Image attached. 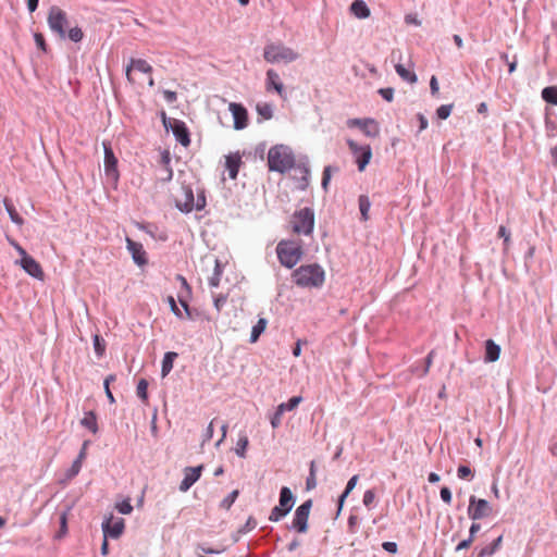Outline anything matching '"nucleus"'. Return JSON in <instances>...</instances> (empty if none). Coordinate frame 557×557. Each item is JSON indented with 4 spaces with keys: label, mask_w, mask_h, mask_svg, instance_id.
<instances>
[{
    "label": "nucleus",
    "mask_w": 557,
    "mask_h": 557,
    "mask_svg": "<svg viewBox=\"0 0 557 557\" xmlns=\"http://www.w3.org/2000/svg\"><path fill=\"white\" fill-rule=\"evenodd\" d=\"M347 145L356 159L358 170L363 172L372 158V150L369 145L359 146L356 141L348 139Z\"/></svg>",
    "instance_id": "1a4fd4ad"
},
{
    "label": "nucleus",
    "mask_w": 557,
    "mask_h": 557,
    "mask_svg": "<svg viewBox=\"0 0 557 557\" xmlns=\"http://www.w3.org/2000/svg\"><path fill=\"white\" fill-rule=\"evenodd\" d=\"M293 233L297 235H310L314 227V213L310 208L297 210L290 219Z\"/></svg>",
    "instance_id": "39448f33"
},
{
    "label": "nucleus",
    "mask_w": 557,
    "mask_h": 557,
    "mask_svg": "<svg viewBox=\"0 0 557 557\" xmlns=\"http://www.w3.org/2000/svg\"><path fill=\"white\" fill-rule=\"evenodd\" d=\"M113 381H115V375L114 374H110V375H108L104 379V383H103L106 395H107V397H108V399H109V401L111 404H113L115 401L114 396H113V394H112V392L110 389V383L113 382Z\"/></svg>",
    "instance_id": "a19ab883"
},
{
    "label": "nucleus",
    "mask_w": 557,
    "mask_h": 557,
    "mask_svg": "<svg viewBox=\"0 0 557 557\" xmlns=\"http://www.w3.org/2000/svg\"><path fill=\"white\" fill-rule=\"evenodd\" d=\"M203 467H187L184 469V479L180 484L181 492H187L200 478Z\"/></svg>",
    "instance_id": "a211bd4d"
},
{
    "label": "nucleus",
    "mask_w": 557,
    "mask_h": 557,
    "mask_svg": "<svg viewBox=\"0 0 557 557\" xmlns=\"http://www.w3.org/2000/svg\"><path fill=\"white\" fill-rule=\"evenodd\" d=\"M295 154L290 147L280 144L270 148L268 166L270 171L285 173L295 166Z\"/></svg>",
    "instance_id": "f03ea898"
},
{
    "label": "nucleus",
    "mask_w": 557,
    "mask_h": 557,
    "mask_svg": "<svg viewBox=\"0 0 557 557\" xmlns=\"http://www.w3.org/2000/svg\"><path fill=\"white\" fill-rule=\"evenodd\" d=\"M88 444H89V442H88V441L84 442L83 447H82V449H81V451H79V454H78V456H77V458H76V459H77V460H79L81 462H83V461L85 460V458H86V454H87V446H88Z\"/></svg>",
    "instance_id": "338daca9"
},
{
    "label": "nucleus",
    "mask_w": 557,
    "mask_h": 557,
    "mask_svg": "<svg viewBox=\"0 0 557 557\" xmlns=\"http://www.w3.org/2000/svg\"><path fill=\"white\" fill-rule=\"evenodd\" d=\"M126 247L131 252L134 262L138 265L147 264V253L140 243H137L129 237H126Z\"/></svg>",
    "instance_id": "6ab92c4d"
},
{
    "label": "nucleus",
    "mask_w": 557,
    "mask_h": 557,
    "mask_svg": "<svg viewBox=\"0 0 557 557\" xmlns=\"http://www.w3.org/2000/svg\"><path fill=\"white\" fill-rule=\"evenodd\" d=\"M177 358V354L174 351H169L164 355L162 360V376L168 375L173 369V362Z\"/></svg>",
    "instance_id": "cd10ccee"
},
{
    "label": "nucleus",
    "mask_w": 557,
    "mask_h": 557,
    "mask_svg": "<svg viewBox=\"0 0 557 557\" xmlns=\"http://www.w3.org/2000/svg\"><path fill=\"white\" fill-rule=\"evenodd\" d=\"M125 529V522L122 518L110 516L102 522L103 536L119 539Z\"/></svg>",
    "instance_id": "ddd939ff"
},
{
    "label": "nucleus",
    "mask_w": 557,
    "mask_h": 557,
    "mask_svg": "<svg viewBox=\"0 0 557 557\" xmlns=\"http://www.w3.org/2000/svg\"><path fill=\"white\" fill-rule=\"evenodd\" d=\"M257 112L265 120H270L273 116V110L269 103L258 104Z\"/></svg>",
    "instance_id": "4c0bfd02"
},
{
    "label": "nucleus",
    "mask_w": 557,
    "mask_h": 557,
    "mask_svg": "<svg viewBox=\"0 0 557 557\" xmlns=\"http://www.w3.org/2000/svg\"><path fill=\"white\" fill-rule=\"evenodd\" d=\"M242 157L238 152L226 156L225 168L228 171L230 178L235 180L237 177Z\"/></svg>",
    "instance_id": "412c9836"
},
{
    "label": "nucleus",
    "mask_w": 557,
    "mask_h": 557,
    "mask_svg": "<svg viewBox=\"0 0 557 557\" xmlns=\"http://www.w3.org/2000/svg\"><path fill=\"white\" fill-rule=\"evenodd\" d=\"M311 506L312 500L308 499L304 504H301L295 511L292 525L299 533H306L308 530V519Z\"/></svg>",
    "instance_id": "9d476101"
},
{
    "label": "nucleus",
    "mask_w": 557,
    "mask_h": 557,
    "mask_svg": "<svg viewBox=\"0 0 557 557\" xmlns=\"http://www.w3.org/2000/svg\"><path fill=\"white\" fill-rule=\"evenodd\" d=\"M375 499V493L373 490H368L363 494V504L366 507H370Z\"/></svg>",
    "instance_id": "09e8293b"
},
{
    "label": "nucleus",
    "mask_w": 557,
    "mask_h": 557,
    "mask_svg": "<svg viewBox=\"0 0 557 557\" xmlns=\"http://www.w3.org/2000/svg\"><path fill=\"white\" fill-rule=\"evenodd\" d=\"M83 426L91 431L94 434L98 432L97 417L95 412H86L84 418L81 420Z\"/></svg>",
    "instance_id": "a878e982"
},
{
    "label": "nucleus",
    "mask_w": 557,
    "mask_h": 557,
    "mask_svg": "<svg viewBox=\"0 0 557 557\" xmlns=\"http://www.w3.org/2000/svg\"><path fill=\"white\" fill-rule=\"evenodd\" d=\"M276 255L283 267L292 269L301 260L304 249L296 240L282 239L276 246Z\"/></svg>",
    "instance_id": "7ed1b4c3"
},
{
    "label": "nucleus",
    "mask_w": 557,
    "mask_h": 557,
    "mask_svg": "<svg viewBox=\"0 0 557 557\" xmlns=\"http://www.w3.org/2000/svg\"><path fill=\"white\" fill-rule=\"evenodd\" d=\"M453 110V104H443L436 110L438 119L446 120Z\"/></svg>",
    "instance_id": "a18cd8bd"
},
{
    "label": "nucleus",
    "mask_w": 557,
    "mask_h": 557,
    "mask_svg": "<svg viewBox=\"0 0 557 557\" xmlns=\"http://www.w3.org/2000/svg\"><path fill=\"white\" fill-rule=\"evenodd\" d=\"M228 109L234 117V128H245L248 125V112L246 108L240 103L231 102Z\"/></svg>",
    "instance_id": "f3484780"
},
{
    "label": "nucleus",
    "mask_w": 557,
    "mask_h": 557,
    "mask_svg": "<svg viewBox=\"0 0 557 557\" xmlns=\"http://www.w3.org/2000/svg\"><path fill=\"white\" fill-rule=\"evenodd\" d=\"M3 203H4V207H5V210L7 212L9 213L10 215V219L13 223L17 224V225H22L24 223V220L23 218L17 213L15 207L13 206V203L10 201L9 198H4L3 199Z\"/></svg>",
    "instance_id": "bb28decb"
},
{
    "label": "nucleus",
    "mask_w": 557,
    "mask_h": 557,
    "mask_svg": "<svg viewBox=\"0 0 557 557\" xmlns=\"http://www.w3.org/2000/svg\"><path fill=\"white\" fill-rule=\"evenodd\" d=\"M115 508L123 515H129L133 511V506L131 505L129 499H124L116 504Z\"/></svg>",
    "instance_id": "c03bdc74"
},
{
    "label": "nucleus",
    "mask_w": 557,
    "mask_h": 557,
    "mask_svg": "<svg viewBox=\"0 0 557 557\" xmlns=\"http://www.w3.org/2000/svg\"><path fill=\"white\" fill-rule=\"evenodd\" d=\"M82 465H83V462H81L79 460L75 459L74 462L72 463L69 472H67V478L72 479V478L76 476L79 473L81 469H82Z\"/></svg>",
    "instance_id": "de8ad7c7"
},
{
    "label": "nucleus",
    "mask_w": 557,
    "mask_h": 557,
    "mask_svg": "<svg viewBox=\"0 0 557 557\" xmlns=\"http://www.w3.org/2000/svg\"><path fill=\"white\" fill-rule=\"evenodd\" d=\"M175 203L178 210L182 212H191L194 208L197 210H200L205 206V199L202 198L201 201L198 200L197 205H195V198L194 193L190 187L183 186L181 188L180 195L175 199Z\"/></svg>",
    "instance_id": "6e6552de"
},
{
    "label": "nucleus",
    "mask_w": 557,
    "mask_h": 557,
    "mask_svg": "<svg viewBox=\"0 0 557 557\" xmlns=\"http://www.w3.org/2000/svg\"><path fill=\"white\" fill-rule=\"evenodd\" d=\"M67 37L74 42H79L84 37V33L82 28L75 26L69 29Z\"/></svg>",
    "instance_id": "79ce46f5"
},
{
    "label": "nucleus",
    "mask_w": 557,
    "mask_h": 557,
    "mask_svg": "<svg viewBox=\"0 0 557 557\" xmlns=\"http://www.w3.org/2000/svg\"><path fill=\"white\" fill-rule=\"evenodd\" d=\"M293 282L302 288H319L325 282V271L318 263L302 264L292 273Z\"/></svg>",
    "instance_id": "f257e3e1"
},
{
    "label": "nucleus",
    "mask_w": 557,
    "mask_h": 557,
    "mask_svg": "<svg viewBox=\"0 0 557 557\" xmlns=\"http://www.w3.org/2000/svg\"><path fill=\"white\" fill-rule=\"evenodd\" d=\"M168 302L170 305V308H171V311L177 317V318H183V313L182 311L180 310V308L177 307L176 305V301L174 299L173 296H169L168 297Z\"/></svg>",
    "instance_id": "8fccbe9b"
},
{
    "label": "nucleus",
    "mask_w": 557,
    "mask_h": 557,
    "mask_svg": "<svg viewBox=\"0 0 557 557\" xmlns=\"http://www.w3.org/2000/svg\"><path fill=\"white\" fill-rule=\"evenodd\" d=\"M268 321L264 318H260L257 322V324L252 327L251 334H250V342L256 343L260 335L264 332L267 327Z\"/></svg>",
    "instance_id": "c756f323"
},
{
    "label": "nucleus",
    "mask_w": 557,
    "mask_h": 557,
    "mask_svg": "<svg viewBox=\"0 0 557 557\" xmlns=\"http://www.w3.org/2000/svg\"><path fill=\"white\" fill-rule=\"evenodd\" d=\"M350 12L358 18H367L371 13L363 0H355L350 5Z\"/></svg>",
    "instance_id": "5701e85b"
},
{
    "label": "nucleus",
    "mask_w": 557,
    "mask_h": 557,
    "mask_svg": "<svg viewBox=\"0 0 557 557\" xmlns=\"http://www.w3.org/2000/svg\"><path fill=\"white\" fill-rule=\"evenodd\" d=\"M104 150V173L113 183L119 181L117 159L111 148L110 143H102Z\"/></svg>",
    "instance_id": "9b49d317"
},
{
    "label": "nucleus",
    "mask_w": 557,
    "mask_h": 557,
    "mask_svg": "<svg viewBox=\"0 0 557 557\" xmlns=\"http://www.w3.org/2000/svg\"><path fill=\"white\" fill-rule=\"evenodd\" d=\"M163 97L168 102H171V103L176 101V99H177L176 92L172 91V90H164Z\"/></svg>",
    "instance_id": "0e129e2a"
},
{
    "label": "nucleus",
    "mask_w": 557,
    "mask_h": 557,
    "mask_svg": "<svg viewBox=\"0 0 557 557\" xmlns=\"http://www.w3.org/2000/svg\"><path fill=\"white\" fill-rule=\"evenodd\" d=\"M248 444H249V441L246 435L239 436V438L236 443V448H235L236 455L244 458L246 456V449L248 447Z\"/></svg>",
    "instance_id": "c9c22d12"
},
{
    "label": "nucleus",
    "mask_w": 557,
    "mask_h": 557,
    "mask_svg": "<svg viewBox=\"0 0 557 557\" xmlns=\"http://www.w3.org/2000/svg\"><path fill=\"white\" fill-rule=\"evenodd\" d=\"M164 126L168 128L170 127L176 138V140L183 145L184 147L189 146L190 138H189V132L186 126V124L177 119H163Z\"/></svg>",
    "instance_id": "f8f14e48"
},
{
    "label": "nucleus",
    "mask_w": 557,
    "mask_h": 557,
    "mask_svg": "<svg viewBox=\"0 0 557 557\" xmlns=\"http://www.w3.org/2000/svg\"><path fill=\"white\" fill-rule=\"evenodd\" d=\"M315 487H317V475H315V473H309L307 481H306V488L308 491H310Z\"/></svg>",
    "instance_id": "4d7b16f0"
},
{
    "label": "nucleus",
    "mask_w": 557,
    "mask_h": 557,
    "mask_svg": "<svg viewBox=\"0 0 557 557\" xmlns=\"http://www.w3.org/2000/svg\"><path fill=\"white\" fill-rule=\"evenodd\" d=\"M395 70L397 74L405 81L409 83H416L417 76L414 73H411L409 70H407L403 64H396Z\"/></svg>",
    "instance_id": "473e14b6"
},
{
    "label": "nucleus",
    "mask_w": 557,
    "mask_h": 557,
    "mask_svg": "<svg viewBox=\"0 0 557 557\" xmlns=\"http://www.w3.org/2000/svg\"><path fill=\"white\" fill-rule=\"evenodd\" d=\"M301 400L302 398L300 396H294L287 403L280 404L277 408L282 412L292 411L301 403Z\"/></svg>",
    "instance_id": "72a5a7b5"
},
{
    "label": "nucleus",
    "mask_w": 557,
    "mask_h": 557,
    "mask_svg": "<svg viewBox=\"0 0 557 557\" xmlns=\"http://www.w3.org/2000/svg\"><path fill=\"white\" fill-rule=\"evenodd\" d=\"M473 543V540L468 537L467 540H463L461 541L457 546H456V552H459V550H463V549H468L471 544Z\"/></svg>",
    "instance_id": "680f3d73"
},
{
    "label": "nucleus",
    "mask_w": 557,
    "mask_h": 557,
    "mask_svg": "<svg viewBox=\"0 0 557 557\" xmlns=\"http://www.w3.org/2000/svg\"><path fill=\"white\" fill-rule=\"evenodd\" d=\"M299 54L292 48L281 44H269L264 47L263 58L269 63H290L297 60Z\"/></svg>",
    "instance_id": "20e7f679"
},
{
    "label": "nucleus",
    "mask_w": 557,
    "mask_h": 557,
    "mask_svg": "<svg viewBox=\"0 0 557 557\" xmlns=\"http://www.w3.org/2000/svg\"><path fill=\"white\" fill-rule=\"evenodd\" d=\"M298 170L301 173V181H302L300 187L305 188L308 185L309 169L307 166L302 165V166H298Z\"/></svg>",
    "instance_id": "5fc2aeb1"
},
{
    "label": "nucleus",
    "mask_w": 557,
    "mask_h": 557,
    "mask_svg": "<svg viewBox=\"0 0 557 557\" xmlns=\"http://www.w3.org/2000/svg\"><path fill=\"white\" fill-rule=\"evenodd\" d=\"M288 513L287 510L280 506H275L269 516V520L273 522L280 521L282 518H284Z\"/></svg>",
    "instance_id": "e433bc0d"
},
{
    "label": "nucleus",
    "mask_w": 557,
    "mask_h": 557,
    "mask_svg": "<svg viewBox=\"0 0 557 557\" xmlns=\"http://www.w3.org/2000/svg\"><path fill=\"white\" fill-rule=\"evenodd\" d=\"M359 202V209L363 221H367L369 219V210L371 207V202L366 195H361L358 199Z\"/></svg>",
    "instance_id": "2f4dec72"
},
{
    "label": "nucleus",
    "mask_w": 557,
    "mask_h": 557,
    "mask_svg": "<svg viewBox=\"0 0 557 557\" xmlns=\"http://www.w3.org/2000/svg\"><path fill=\"white\" fill-rule=\"evenodd\" d=\"M347 125L359 127L368 137H377L380 134L379 124L373 119H351L347 122Z\"/></svg>",
    "instance_id": "4468645a"
},
{
    "label": "nucleus",
    "mask_w": 557,
    "mask_h": 557,
    "mask_svg": "<svg viewBox=\"0 0 557 557\" xmlns=\"http://www.w3.org/2000/svg\"><path fill=\"white\" fill-rule=\"evenodd\" d=\"M34 39H35V42L37 45V47L42 50V51H47V45H46V40H45V37L41 33H36L34 35Z\"/></svg>",
    "instance_id": "3c124183"
},
{
    "label": "nucleus",
    "mask_w": 557,
    "mask_h": 557,
    "mask_svg": "<svg viewBox=\"0 0 557 557\" xmlns=\"http://www.w3.org/2000/svg\"><path fill=\"white\" fill-rule=\"evenodd\" d=\"M503 535H499L495 541H493L490 545L483 547L476 557H486L492 556L502 545Z\"/></svg>",
    "instance_id": "c85d7f7f"
},
{
    "label": "nucleus",
    "mask_w": 557,
    "mask_h": 557,
    "mask_svg": "<svg viewBox=\"0 0 557 557\" xmlns=\"http://www.w3.org/2000/svg\"><path fill=\"white\" fill-rule=\"evenodd\" d=\"M382 547L388 552V553H392V554H395L397 552V544L395 542H384L382 544Z\"/></svg>",
    "instance_id": "052dcab7"
},
{
    "label": "nucleus",
    "mask_w": 557,
    "mask_h": 557,
    "mask_svg": "<svg viewBox=\"0 0 557 557\" xmlns=\"http://www.w3.org/2000/svg\"><path fill=\"white\" fill-rule=\"evenodd\" d=\"M265 90L268 92H271L272 90H274L282 99L286 98V94L284 90V84L281 79V76L273 69H270L267 71Z\"/></svg>",
    "instance_id": "dca6fc26"
},
{
    "label": "nucleus",
    "mask_w": 557,
    "mask_h": 557,
    "mask_svg": "<svg viewBox=\"0 0 557 557\" xmlns=\"http://www.w3.org/2000/svg\"><path fill=\"white\" fill-rule=\"evenodd\" d=\"M480 529H481L480 523L473 522L469 530V537L474 541L475 534L480 531Z\"/></svg>",
    "instance_id": "69168bd1"
},
{
    "label": "nucleus",
    "mask_w": 557,
    "mask_h": 557,
    "mask_svg": "<svg viewBox=\"0 0 557 557\" xmlns=\"http://www.w3.org/2000/svg\"><path fill=\"white\" fill-rule=\"evenodd\" d=\"M499 356H500V347L493 339H487L485 342L484 360L486 362H495L499 359Z\"/></svg>",
    "instance_id": "4be33fe9"
},
{
    "label": "nucleus",
    "mask_w": 557,
    "mask_h": 557,
    "mask_svg": "<svg viewBox=\"0 0 557 557\" xmlns=\"http://www.w3.org/2000/svg\"><path fill=\"white\" fill-rule=\"evenodd\" d=\"M94 347L97 356L101 357L104 354L106 343L99 335L94 336Z\"/></svg>",
    "instance_id": "37998d69"
},
{
    "label": "nucleus",
    "mask_w": 557,
    "mask_h": 557,
    "mask_svg": "<svg viewBox=\"0 0 557 557\" xmlns=\"http://www.w3.org/2000/svg\"><path fill=\"white\" fill-rule=\"evenodd\" d=\"M379 92L381 94V96L386 100V101H392L393 100V97H394V90L392 88H382L379 90Z\"/></svg>",
    "instance_id": "13d9d810"
},
{
    "label": "nucleus",
    "mask_w": 557,
    "mask_h": 557,
    "mask_svg": "<svg viewBox=\"0 0 557 557\" xmlns=\"http://www.w3.org/2000/svg\"><path fill=\"white\" fill-rule=\"evenodd\" d=\"M358 480H359V476L356 474V475L351 476L349 479V481L347 482L346 488L343 492V494L339 496V499H338L337 515H339V512L342 511L345 499L350 494V492L355 488Z\"/></svg>",
    "instance_id": "393cba45"
},
{
    "label": "nucleus",
    "mask_w": 557,
    "mask_h": 557,
    "mask_svg": "<svg viewBox=\"0 0 557 557\" xmlns=\"http://www.w3.org/2000/svg\"><path fill=\"white\" fill-rule=\"evenodd\" d=\"M137 396L144 401H148V382L145 379H140L137 388H136Z\"/></svg>",
    "instance_id": "f704fd0d"
},
{
    "label": "nucleus",
    "mask_w": 557,
    "mask_h": 557,
    "mask_svg": "<svg viewBox=\"0 0 557 557\" xmlns=\"http://www.w3.org/2000/svg\"><path fill=\"white\" fill-rule=\"evenodd\" d=\"M134 69L143 73L150 74L152 72V66L146 60L131 59L129 64L126 66V78L132 84L135 83V79L132 76V71Z\"/></svg>",
    "instance_id": "aec40b11"
},
{
    "label": "nucleus",
    "mask_w": 557,
    "mask_h": 557,
    "mask_svg": "<svg viewBox=\"0 0 557 557\" xmlns=\"http://www.w3.org/2000/svg\"><path fill=\"white\" fill-rule=\"evenodd\" d=\"M283 413L284 412L280 411V409L276 408L275 413L271 418V425H272V428L276 429V428H278L281 425Z\"/></svg>",
    "instance_id": "603ef678"
},
{
    "label": "nucleus",
    "mask_w": 557,
    "mask_h": 557,
    "mask_svg": "<svg viewBox=\"0 0 557 557\" xmlns=\"http://www.w3.org/2000/svg\"><path fill=\"white\" fill-rule=\"evenodd\" d=\"M441 498L447 505L451 503V492L448 487L444 486L441 488Z\"/></svg>",
    "instance_id": "6e6d98bb"
},
{
    "label": "nucleus",
    "mask_w": 557,
    "mask_h": 557,
    "mask_svg": "<svg viewBox=\"0 0 557 557\" xmlns=\"http://www.w3.org/2000/svg\"><path fill=\"white\" fill-rule=\"evenodd\" d=\"M457 474L459 479H471L473 478L472 470L468 466H459L457 470Z\"/></svg>",
    "instance_id": "49530a36"
},
{
    "label": "nucleus",
    "mask_w": 557,
    "mask_h": 557,
    "mask_svg": "<svg viewBox=\"0 0 557 557\" xmlns=\"http://www.w3.org/2000/svg\"><path fill=\"white\" fill-rule=\"evenodd\" d=\"M238 491L235 490L233 491L231 494H228L220 504V507L225 509V510H228L232 505L234 504V502L236 500L237 496H238Z\"/></svg>",
    "instance_id": "58836bf2"
},
{
    "label": "nucleus",
    "mask_w": 557,
    "mask_h": 557,
    "mask_svg": "<svg viewBox=\"0 0 557 557\" xmlns=\"http://www.w3.org/2000/svg\"><path fill=\"white\" fill-rule=\"evenodd\" d=\"M419 120V131L422 132L428 127V120L423 114H418Z\"/></svg>",
    "instance_id": "774afa93"
},
{
    "label": "nucleus",
    "mask_w": 557,
    "mask_h": 557,
    "mask_svg": "<svg viewBox=\"0 0 557 557\" xmlns=\"http://www.w3.org/2000/svg\"><path fill=\"white\" fill-rule=\"evenodd\" d=\"M162 163L164 165L165 174H166L162 180L165 182L171 181L172 176H173V172H172V169L170 168V156L168 152L162 154Z\"/></svg>",
    "instance_id": "ea45409f"
},
{
    "label": "nucleus",
    "mask_w": 557,
    "mask_h": 557,
    "mask_svg": "<svg viewBox=\"0 0 557 557\" xmlns=\"http://www.w3.org/2000/svg\"><path fill=\"white\" fill-rule=\"evenodd\" d=\"M331 171H332L331 166H325L324 171H323L322 187L325 190L327 189V185L331 181Z\"/></svg>",
    "instance_id": "864d4df0"
},
{
    "label": "nucleus",
    "mask_w": 557,
    "mask_h": 557,
    "mask_svg": "<svg viewBox=\"0 0 557 557\" xmlns=\"http://www.w3.org/2000/svg\"><path fill=\"white\" fill-rule=\"evenodd\" d=\"M430 88H431V92L432 95H437L438 94V90H440V87H438V82H437V78L435 76H432L431 77V81H430Z\"/></svg>",
    "instance_id": "e2e57ef3"
},
{
    "label": "nucleus",
    "mask_w": 557,
    "mask_h": 557,
    "mask_svg": "<svg viewBox=\"0 0 557 557\" xmlns=\"http://www.w3.org/2000/svg\"><path fill=\"white\" fill-rule=\"evenodd\" d=\"M498 236L504 238V242H505L506 245L509 244V242H510V233L507 231V228L504 225L499 226V228H498Z\"/></svg>",
    "instance_id": "bf43d9fd"
},
{
    "label": "nucleus",
    "mask_w": 557,
    "mask_h": 557,
    "mask_svg": "<svg viewBox=\"0 0 557 557\" xmlns=\"http://www.w3.org/2000/svg\"><path fill=\"white\" fill-rule=\"evenodd\" d=\"M280 507L284 508L288 512L294 506V496L292 491L287 486H283L280 492Z\"/></svg>",
    "instance_id": "b1692460"
},
{
    "label": "nucleus",
    "mask_w": 557,
    "mask_h": 557,
    "mask_svg": "<svg viewBox=\"0 0 557 557\" xmlns=\"http://www.w3.org/2000/svg\"><path fill=\"white\" fill-rule=\"evenodd\" d=\"M18 264L27 274L30 276L44 281L45 278V272L38 261H36L32 256L21 258L15 262Z\"/></svg>",
    "instance_id": "2eb2a0df"
},
{
    "label": "nucleus",
    "mask_w": 557,
    "mask_h": 557,
    "mask_svg": "<svg viewBox=\"0 0 557 557\" xmlns=\"http://www.w3.org/2000/svg\"><path fill=\"white\" fill-rule=\"evenodd\" d=\"M67 14L64 10H62L58 5H52L49 9L47 23L50 29L55 33L60 38L64 39L66 37V26H67Z\"/></svg>",
    "instance_id": "423d86ee"
},
{
    "label": "nucleus",
    "mask_w": 557,
    "mask_h": 557,
    "mask_svg": "<svg viewBox=\"0 0 557 557\" xmlns=\"http://www.w3.org/2000/svg\"><path fill=\"white\" fill-rule=\"evenodd\" d=\"M493 507L490 503L483 498H476L475 496H470L469 506H468V516L471 520L478 521L484 518L492 516Z\"/></svg>",
    "instance_id": "0eeeda50"
},
{
    "label": "nucleus",
    "mask_w": 557,
    "mask_h": 557,
    "mask_svg": "<svg viewBox=\"0 0 557 557\" xmlns=\"http://www.w3.org/2000/svg\"><path fill=\"white\" fill-rule=\"evenodd\" d=\"M542 98L547 103L557 106V86H548L542 90Z\"/></svg>",
    "instance_id": "7c9ffc66"
}]
</instances>
